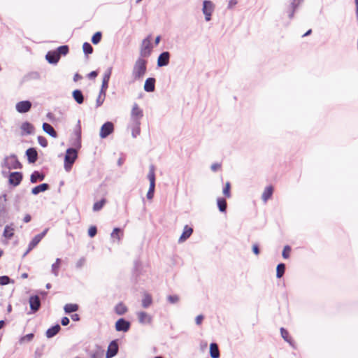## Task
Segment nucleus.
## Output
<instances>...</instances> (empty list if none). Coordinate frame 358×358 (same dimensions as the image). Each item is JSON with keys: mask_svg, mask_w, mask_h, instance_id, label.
Instances as JSON below:
<instances>
[{"mask_svg": "<svg viewBox=\"0 0 358 358\" xmlns=\"http://www.w3.org/2000/svg\"><path fill=\"white\" fill-rule=\"evenodd\" d=\"M143 116V110L137 103H134L132 106L128 124V127L131 131V134L134 138H136L141 133L140 126Z\"/></svg>", "mask_w": 358, "mask_h": 358, "instance_id": "nucleus-1", "label": "nucleus"}, {"mask_svg": "<svg viewBox=\"0 0 358 358\" xmlns=\"http://www.w3.org/2000/svg\"><path fill=\"white\" fill-rule=\"evenodd\" d=\"M147 60L139 57L136 62L132 70V78L134 80L141 79L146 73Z\"/></svg>", "mask_w": 358, "mask_h": 358, "instance_id": "nucleus-2", "label": "nucleus"}, {"mask_svg": "<svg viewBox=\"0 0 358 358\" xmlns=\"http://www.w3.org/2000/svg\"><path fill=\"white\" fill-rule=\"evenodd\" d=\"M78 157V152L76 149L69 148L67 149L64 158V169L66 171H69L76 159Z\"/></svg>", "mask_w": 358, "mask_h": 358, "instance_id": "nucleus-3", "label": "nucleus"}, {"mask_svg": "<svg viewBox=\"0 0 358 358\" xmlns=\"http://www.w3.org/2000/svg\"><path fill=\"white\" fill-rule=\"evenodd\" d=\"M151 40L152 37L150 35L143 40L140 49L141 57H148L150 55L152 50Z\"/></svg>", "mask_w": 358, "mask_h": 358, "instance_id": "nucleus-4", "label": "nucleus"}, {"mask_svg": "<svg viewBox=\"0 0 358 358\" xmlns=\"http://www.w3.org/2000/svg\"><path fill=\"white\" fill-rule=\"evenodd\" d=\"M215 5L210 1H204L203 3V13L205 15L206 21H210L211 19L212 13L214 10Z\"/></svg>", "mask_w": 358, "mask_h": 358, "instance_id": "nucleus-5", "label": "nucleus"}, {"mask_svg": "<svg viewBox=\"0 0 358 358\" xmlns=\"http://www.w3.org/2000/svg\"><path fill=\"white\" fill-rule=\"evenodd\" d=\"M22 174L20 172H12L8 177L10 185L16 187L20 184L22 180Z\"/></svg>", "mask_w": 358, "mask_h": 358, "instance_id": "nucleus-6", "label": "nucleus"}, {"mask_svg": "<svg viewBox=\"0 0 358 358\" xmlns=\"http://www.w3.org/2000/svg\"><path fill=\"white\" fill-rule=\"evenodd\" d=\"M114 130L113 124L110 122H107L102 125L100 129V136L102 138L107 137Z\"/></svg>", "mask_w": 358, "mask_h": 358, "instance_id": "nucleus-7", "label": "nucleus"}, {"mask_svg": "<svg viewBox=\"0 0 358 358\" xmlns=\"http://www.w3.org/2000/svg\"><path fill=\"white\" fill-rule=\"evenodd\" d=\"M47 231H48V229H45L42 233H41L39 234H37L36 236H35L33 238V239L31 240V241L29 244L28 249H27V250L25 254L29 253L31 250H32L39 243V242L42 240V238L46 234Z\"/></svg>", "mask_w": 358, "mask_h": 358, "instance_id": "nucleus-8", "label": "nucleus"}, {"mask_svg": "<svg viewBox=\"0 0 358 358\" xmlns=\"http://www.w3.org/2000/svg\"><path fill=\"white\" fill-rule=\"evenodd\" d=\"M118 352V345L116 341H113L110 343L107 352H106V358H112L115 356Z\"/></svg>", "mask_w": 358, "mask_h": 358, "instance_id": "nucleus-9", "label": "nucleus"}, {"mask_svg": "<svg viewBox=\"0 0 358 358\" xmlns=\"http://www.w3.org/2000/svg\"><path fill=\"white\" fill-rule=\"evenodd\" d=\"M31 107V103L29 101H22L16 104V110L20 113L28 112Z\"/></svg>", "mask_w": 358, "mask_h": 358, "instance_id": "nucleus-10", "label": "nucleus"}, {"mask_svg": "<svg viewBox=\"0 0 358 358\" xmlns=\"http://www.w3.org/2000/svg\"><path fill=\"white\" fill-rule=\"evenodd\" d=\"M130 327V323L123 318L119 319L115 323V329L118 331H127Z\"/></svg>", "mask_w": 358, "mask_h": 358, "instance_id": "nucleus-11", "label": "nucleus"}, {"mask_svg": "<svg viewBox=\"0 0 358 358\" xmlns=\"http://www.w3.org/2000/svg\"><path fill=\"white\" fill-rule=\"evenodd\" d=\"M20 129H21V134L22 136L29 135V134H31L34 132V127L31 123H29L28 122H24L22 124V125L20 127Z\"/></svg>", "mask_w": 358, "mask_h": 358, "instance_id": "nucleus-12", "label": "nucleus"}, {"mask_svg": "<svg viewBox=\"0 0 358 358\" xmlns=\"http://www.w3.org/2000/svg\"><path fill=\"white\" fill-rule=\"evenodd\" d=\"M170 54L169 52H164L159 55L157 59L159 66H166L169 62Z\"/></svg>", "mask_w": 358, "mask_h": 358, "instance_id": "nucleus-13", "label": "nucleus"}, {"mask_svg": "<svg viewBox=\"0 0 358 358\" xmlns=\"http://www.w3.org/2000/svg\"><path fill=\"white\" fill-rule=\"evenodd\" d=\"M6 164L8 169H19L21 167V164L17 161L15 157H10L6 159Z\"/></svg>", "mask_w": 358, "mask_h": 358, "instance_id": "nucleus-14", "label": "nucleus"}, {"mask_svg": "<svg viewBox=\"0 0 358 358\" xmlns=\"http://www.w3.org/2000/svg\"><path fill=\"white\" fill-rule=\"evenodd\" d=\"M138 319L141 324H150L152 322V317L148 313L141 311L137 313Z\"/></svg>", "mask_w": 358, "mask_h": 358, "instance_id": "nucleus-15", "label": "nucleus"}, {"mask_svg": "<svg viewBox=\"0 0 358 358\" xmlns=\"http://www.w3.org/2000/svg\"><path fill=\"white\" fill-rule=\"evenodd\" d=\"M45 57L50 64H57L60 59L59 53H57L56 51L48 52Z\"/></svg>", "mask_w": 358, "mask_h": 358, "instance_id": "nucleus-16", "label": "nucleus"}, {"mask_svg": "<svg viewBox=\"0 0 358 358\" xmlns=\"http://www.w3.org/2000/svg\"><path fill=\"white\" fill-rule=\"evenodd\" d=\"M30 308L32 310L37 311L41 306L40 299L38 296H32L29 298Z\"/></svg>", "mask_w": 358, "mask_h": 358, "instance_id": "nucleus-17", "label": "nucleus"}, {"mask_svg": "<svg viewBox=\"0 0 358 358\" xmlns=\"http://www.w3.org/2000/svg\"><path fill=\"white\" fill-rule=\"evenodd\" d=\"M155 89V79L153 78H148L144 84V90L146 92H152Z\"/></svg>", "mask_w": 358, "mask_h": 358, "instance_id": "nucleus-18", "label": "nucleus"}, {"mask_svg": "<svg viewBox=\"0 0 358 358\" xmlns=\"http://www.w3.org/2000/svg\"><path fill=\"white\" fill-rule=\"evenodd\" d=\"M26 155L27 156L29 162L34 163L37 160L38 153L35 148H31L27 150Z\"/></svg>", "mask_w": 358, "mask_h": 358, "instance_id": "nucleus-19", "label": "nucleus"}, {"mask_svg": "<svg viewBox=\"0 0 358 358\" xmlns=\"http://www.w3.org/2000/svg\"><path fill=\"white\" fill-rule=\"evenodd\" d=\"M193 229L188 225L185 226L183 232L179 238L180 242L187 240L192 234Z\"/></svg>", "mask_w": 358, "mask_h": 358, "instance_id": "nucleus-20", "label": "nucleus"}, {"mask_svg": "<svg viewBox=\"0 0 358 358\" xmlns=\"http://www.w3.org/2000/svg\"><path fill=\"white\" fill-rule=\"evenodd\" d=\"M273 193V187L272 185H269L265 188L264 190L262 199L264 202H266L269 199L271 198L272 194Z\"/></svg>", "mask_w": 358, "mask_h": 358, "instance_id": "nucleus-21", "label": "nucleus"}, {"mask_svg": "<svg viewBox=\"0 0 358 358\" xmlns=\"http://www.w3.org/2000/svg\"><path fill=\"white\" fill-rule=\"evenodd\" d=\"M43 131L49 134L50 136L53 138L57 137V134L54 129V128L48 123H43Z\"/></svg>", "mask_w": 358, "mask_h": 358, "instance_id": "nucleus-22", "label": "nucleus"}, {"mask_svg": "<svg viewBox=\"0 0 358 358\" xmlns=\"http://www.w3.org/2000/svg\"><path fill=\"white\" fill-rule=\"evenodd\" d=\"M111 74V69H108V72L105 73L103 78V82H102V87L101 92H103L105 94V92L106 89L108 88V84L110 79V76Z\"/></svg>", "mask_w": 358, "mask_h": 358, "instance_id": "nucleus-23", "label": "nucleus"}, {"mask_svg": "<svg viewBox=\"0 0 358 358\" xmlns=\"http://www.w3.org/2000/svg\"><path fill=\"white\" fill-rule=\"evenodd\" d=\"M60 329V326L59 324H56L47 330L46 336L48 338H52L57 334Z\"/></svg>", "mask_w": 358, "mask_h": 358, "instance_id": "nucleus-24", "label": "nucleus"}, {"mask_svg": "<svg viewBox=\"0 0 358 358\" xmlns=\"http://www.w3.org/2000/svg\"><path fill=\"white\" fill-rule=\"evenodd\" d=\"M210 355L212 358L220 357V351L216 343H211L210 345Z\"/></svg>", "mask_w": 358, "mask_h": 358, "instance_id": "nucleus-25", "label": "nucleus"}, {"mask_svg": "<svg viewBox=\"0 0 358 358\" xmlns=\"http://www.w3.org/2000/svg\"><path fill=\"white\" fill-rule=\"evenodd\" d=\"M48 188L49 185L47 183H43L34 187L31 189V193L36 195L40 192L46 191Z\"/></svg>", "mask_w": 358, "mask_h": 358, "instance_id": "nucleus-26", "label": "nucleus"}, {"mask_svg": "<svg viewBox=\"0 0 358 358\" xmlns=\"http://www.w3.org/2000/svg\"><path fill=\"white\" fill-rule=\"evenodd\" d=\"M45 176L38 171H34L32 173L30 177V181L31 183H36L37 181H41L44 179Z\"/></svg>", "mask_w": 358, "mask_h": 358, "instance_id": "nucleus-27", "label": "nucleus"}, {"mask_svg": "<svg viewBox=\"0 0 358 358\" xmlns=\"http://www.w3.org/2000/svg\"><path fill=\"white\" fill-rule=\"evenodd\" d=\"M73 97L78 103L81 104L83 103L84 97L80 90H74L73 92Z\"/></svg>", "mask_w": 358, "mask_h": 358, "instance_id": "nucleus-28", "label": "nucleus"}, {"mask_svg": "<svg viewBox=\"0 0 358 358\" xmlns=\"http://www.w3.org/2000/svg\"><path fill=\"white\" fill-rule=\"evenodd\" d=\"M280 334H281L282 337L284 338V340L285 341L289 343L291 345H292V346L294 345L293 340H292V337L289 336L288 331H287L285 329L282 327V328H280Z\"/></svg>", "mask_w": 358, "mask_h": 358, "instance_id": "nucleus-29", "label": "nucleus"}, {"mask_svg": "<svg viewBox=\"0 0 358 358\" xmlns=\"http://www.w3.org/2000/svg\"><path fill=\"white\" fill-rule=\"evenodd\" d=\"M152 303V299L150 294L145 293L142 299V306L143 308L149 307Z\"/></svg>", "mask_w": 358, "mask_h": 358, "instance_id": "nucleus-30", "label": "nucleus"}, {"mask_svg": "<svg viewBox=\"0 0 358 358\" xmlns=\"http://www.w3.org/2000/svg\"><path fill=\"white\" fill-rule=\"evenodd\" d=\"M115 311L117 315H122L127 311V308L123 303H119L115 307Z\"/></svg>", "mask_w": 358, "mask_h": 358, "instance_id": "nucleus-31", "label": "nucleus"}, {"mask_svg": "<svg viewBox=\"0 0 358 358\" xmlns=\"http://www.w3.org/2000/svg\"><path fill=\"white\" fill-rule=\"evenodd\" d=\"M79 306L76 303H67L64 306V311L66 313H71L76 312L78 310Z\"/></svg>", "mask_w": 358, "mask_h": 358, "instance_id": "nucleus-32", "label": "nucleus"}, {"mask_svg": "<svg viewBox=\"0 0 358 358\" xmlns=\"http://www.w3.org/2000/svg\"><path fill=\"white\" fill-rule=\"evenodd\" d=\"M217 206L221 212H225L227 209V201L223 198H218L217 200Z\"/></svg>", "mask_w": 358, "mask_h": 358, "instance_id": "nucleus-33", "label": "nucleus"}, {"mask_svg": "<svg viewBox=\"0 0 358 358\" xmlns=\"http://www.w3.org/2000/svg\"><path fill=\"white\" fill-rule=\"evenodd\" d=\"M285 271V265L282 263L279 264L276 268V276L280 278L283 276Z\"/></svg>", "mask_w": 358, "mask_h": 358, "instance_id": "nucleus-34", "label": "nucleus"}, {"mask_svg": "<svg viewBox=\"0 0 358 358\" xmlns=\"http://www.w3.org/2000/svg\"><path fill=\"white\" fill-rule=\"evenodd\" d=\"M14 235V229L10 226H6L3 231V236L10 239Z\"/></svg>", "mask_w": 358, "mask_h": 358, "instance_id": "nucleus-35", "label": "nucleus"}, {"mask_svg": "<svg viewBox=\"0 0 358 358\" xmlns=\"http://www.w3.org/2000/svg\"><path fill=\"white\" fill-rule=\"evenodd\" d=\"M106 202V200L105 199H102L99 201L94 203V204L93 206V210L94 211L100 210L103 207Z\"/></svg>", "mask_w": 358, "mask_h": 358, "instance_id": "nucleus-36", "label": "nucleus"}, {"mask_svg": "<svg viewBox=\"0 0 358 358\" xmlns=\"http://www.w3.org/2000/svg\"><path fill=\"white\" fill-rule=\"evenodd\" d=\"M148 178L150 181V183L155 182V167L153 166L150 167Z\"/></svg>", "mask_w": 358, "mask_h": 358, "instance_id": "nucleus-37", "label": "nucleus"}, {"mask_svg": "<svg viewBox=\"0 0 358 358\" xmlns=\"http://www.w3.org/2000/svg\"><path fill=\"white\" fill-rule=\"evenodd\" d=\"M83 50L86 55L92 54L93 52L92 46L87 42L83 43Z\"/></svg>", "mask_w": 358, "mask_h": 358, "instance_id": "nucleus-38", "label": "nucleus"}, {"mask_svg": "<svg viewBox=\"0 0 358 358\" xmlns=\"http://www.w3.org/2000/svg\"><path fill=\"white\" fill-rule=\"evenodd\" d=\"M231 184L229 182L225 183V186L223 189V194L227 198L231 197Z\"/></svg>", "mask_w": 358, "mask_h": 358, "instance_id": "nucleus-39", "label": "nucleus"}, {"mask_svg": "<svg viewBox=\"0 0 358 358\" xmlns=\"http://www.w3.org/2000/svg\"><path fill=\"white\" fill-rule=\"evenodd\" d=\"M102 34L100 31L96 32L92 37V42L94 44H98L101 40Z\"/></svg>", "mask_w": 358, "mask_h": 358, "instance_id": "nucleus-40", "label": "nucleus"}, {"mask_svg": "<svg viewBox=\"0 0 358 358\" xmlns=\"http://www.w3.org/2000/svg\"><path fill=\"white\" fill-rule=\"evenodd\" d=\"M121 230L119 228H115L111 233V237L115 238L117 241H120L121 238Z\"/></svg>", "mask_w": 358, "mask_h": 358, "instance_id": "nucleus-41", "label": "nucleus"}, {"mask_svg": "<svg viewBox=\"0 0 358 358\" xmlns=\"http://www.w3.org/2000/svg\"><path fill=\"white\" fill-rule=\"evenodd\" d=\"M60 264H61V260H60V259L57 258L56 259L55 262L52 264V272L55 273V275H57L58 270L60 266Z\"/></svg>", "mask_w": 358, "mask_h": 358, "instance_id": "nucleus-42", "label": "nucleus"}, {"mask_svg": "<svg viewBox=\"0 0 358 358\" xmlns=\"http://www.w3.org/2000/svg\"><path fill=\"white\" fill-rule=\"evenodd\" d=\"M291 250H292V249L289 245H286L284 247L282 253V255L284 259H288L289 257Z\"/></svg>", "mask_w": 358, "mask_h": 358, "instance_id": "nucleus-43", "label": "nucleus"}, {"mask_svg": "<svg viewBox=\"0 0 358 358\" xmlns=\"http://www.w3.org/2000/svg\"><path fill=\"white\" fill-rule=\"evenodd\" d=\"M56 52L59 53V56L61 55H66L69 52V47L67 45H62L58 48L57 51Z\"/></svg>", "mask_w": 358, "mask_h": 358, "instance_id": "nucleus-44", "label": "nucleus"}, {"mask_svg": "<svg viewBox=\"0 0 358 358\" xmlns=\"http://www.w3.org/2000/svg\"><path fill=\"white\" fill-rule=\"evenodd\" d=\"M38 143L43 148L47 147L48 145V141L47 139L43 136H38Z\"/></svg>", "mask_w": 358, "mask_h": 358, "instance_id": "nucleus-45", "label": "nucleus"}, {"mask_svg": "<svg viewBox=\"0 0 358 358\" xmlns=\"http://www.w3.org/2000/svg\"><path fill=\"white\" fill-rule=\"evenodd\" d=\"M9 282H10L9 277H8L6 275L0 277V285H6L9 284Z\"/></svg>", "mask_w": 358, "mask_h": 358, "instance_id": "nucleus-46", "label": "nucleus"}, {"mask_svg": "<svg viewBox=\"0 0 358 358\" xmlns=\"http://www.w3.org/2000/svg\"><path fill=\"white\" fill-rule=\"evenodd\" d=\"M33 338H34V334H27L24 336L22 337L20 339V342L21 343L29 342V341H31L33 339Z\"/></svg>", "mask_w": 358, "mask_h": 358, "instance_id": "nucleus-47", "label": "nucleus"}, {"mask_svg": "<svg viewBox=\"0 0 358 358\" xmlns=\"http://www.w3.org/2000/svg\"><path fill=\"white\" fill-rule=\"evenodd\" d=\"M97 233V229L95 226H92L88 229V234L90 237H94Z\"/></svg>", "mask_w": 358, "mask_h": 358, "instance_id": "nucleus-48", "label": "nucleus"}, {"mask_svg": "<svg viewBox=\"0 0 358 358\" xmlns=\"http://www.w3.org/2000/svg\"><path fill=\"white\" fill-rule=\"evenodd\" d=\"M168 299L171 303H174L179 301V297L177 295H171L168 297Z\"/></svg>", "mask_w": 358, "mask_h": 358, "instance_id": "nucleus-49", "label": "nucleus"}, {"mask_svg": "<svg viewBox=\"0 0 358 358\" xmlns=\"http://www.w3.org/2000/svg\"><path fill=\"white\" fill-rule=\"evenodd\" d=\"M301 0H293L291 3V7L293 10H294L301 3Z\"/></svg>", "mask_w": 358, "mask_h": 358, "instance_id": "nucleus-50", "label": "nucleus"}, {"mask_svg": "<svg viewBox=\"0 0 358 358\" xmlns=\"http://www.w3.org/2000/svg\"><path fill=\"white\" fill-rule=\"evenodd\" d=\"M203 320V315H198L195 319L196 324L198 325H200L202 323Z\"/></svg>", "mask_w": 358, "mask_h": 358, "instance_id": "nucleus-51", "label": "nucleus"}, {"mask_svg": "<svg viewBox=\"0 0 358 358\" xmlns=\"http://www.w3.org/2000/svg\"><path fill=\"white\" fill-rule=\"evenodd\" d=\"M220 168H221V164H217V163L213 164L211 166V169H212L213 171H217Z\"/></svg>", "mask_w": 358, "mask_h": 358, "instance_id": "nucleus-52", "label": "nucleus"}, {"mask_svg": "<svg viewBox=\"0 0 358 358\" xmlns=\"http://www.w3.org/2000/svg\"><path fill=\"white\" fill-rule=\"evenodd\" d=\"M252 251L256 255H258L259 254V249L257 244H254L252 245Z\"/></svg>", "mask_w": 358, "mask_h": 358, "instance_id": "nucleus-53", "label": "nucleus"}, {"mask_svg": "<svg viewBox=\"0 0 358 358\" xmlns=\"http://www.w3.org/2000/svg\"><path fill=\"white\" fill-rule=\"evenodd\" d=\"M61 323L63 326H66L69 324V319L67 317H64L61 320Z\"/></svg>", "mask_w": 358, "mask_h": 358, "instance_id": "nucleus-54", "label": "nucleus"}, {"mask_svg": "<svg viewBox=\"0 0 358 358\" xmlns=\"http://www.w3.org/2000/svg\"><path fill=\"white\" fill-rule=\"evenodd\" d=\"M71 319L73 320V321H79L80 320V316L78 314H73L71 315Z\"/></svg>", "mask_w": 358, "mask_h": 358, "instance_id": "nucleus-55", "label": "nucleus"}, {"mask_svg": "<svg viewBox=\"0 0 358 358\" xmlns=\"http://www.w3.org/2000/svg\"><path fill=\"white\" fill-rule=\"evenodd\" d=\"M98 73L96 71H92L91 73H90L89 74V78H94L97 76Z\"/></svg>", "mask_w": 358, "mask_h": 358, "instance_id": "nucleus-56", "label": "nucleus"}, {"mask_svg": "<svg viewBox=\"0 0 358 358\" xmlns=\"http://www.w3.org/2000/svg\"><path fill=\"white\" fill-rule=\"evenodd\" d=\"M153 196H154V192L148 190V192L147 193V198L148 199H152L153 198Z\"/></svg>", "mask_w": 358, "mask_h": 358, "instance_id": "nucleus-57", "label": "nucleus"}, {"mask_svg": "<svg viewBox=\"0 0 358 358\" xmlns=\"http://www.w3.org/2000/svg\"><path fill=\"white\" fill-rule=\"evenodd\" d=\"M155 182L150 183L149 191H152L155 192Z\"/></svg>", "mask_w": 358, "mask_h": 358, "instance_id": "nucleus-58", "label": "nucleus"}, {"mask_svg": "<svg viewBox=\"0 0 358 358\" xmlns=\"http://www.w3.org/2000/svg\"><path fill=\"white\" fill-rule=\"evenodd\" d=\"M31 220V216L29 215H26L24 217V222H29Z\"/></svg>", "mask_w": 358, "mask_h": 358, "instance_id": "nucleus-59", "label": "nucleus"}, {"mask_svg": "<svg viewBox=\"0 0 358 358\" xmlns=\"http://www.w3.org/2000/svg\"><path fill=\"white\" fill-rule=\"evenodd\" d=\"M236 4V1H229V6L230 8H232L233 6H234Z\"/></svg>", "mask_w": 358, "mask_h": 358, "instance_id": "nucleus-60", "label": "nucleus"}, {"mask_svg": "<svg viewBox=\"0 0 358 358\" xmlns=\"http://www.w3.org/2000/svg\"><path fill=\"white\" fill-rule=\"evenodd\" d=\"M159 41H160V36H158L156 37L155 43L156 45H157L159 43Z\"/></svg>", "mask_w": 358, "mask_h": 358, "instance_id": "nucleus-61", "label": "nucleus"}, {"mask_svg": "<svg viewBox=\"0 0 358 358\" xmlns=\"http://www.w3.org/2000/svg\"><path fill=\"white\" fill-rule=\"evenodd\" d=\"M312 32V30L311 29H309L307 32H306L304 34H303V36H308L311 34Z\"/></svg>", "mask_w": 358, "mask_h": 358, "instance_id": "nucleus-62", "label": "nucleus"}, {"mask_svg": "<svg viewBox=\"0 0 358 358\" xmlns=\"http://www.w3.org/2000/svg\"><path fill=\"white\" fill-rule=\"evenodd\" d=\"M4 325V322L3 320H1L0 321V329L3 327Z\"/></svg>", "mask_w": 358, "mask_h": 358, "instance_id": "nucleus-63", "label": "nucleus"}, {"mask_svg": "<svg viewBox=\"0 0 358 358\" xmlns=\"http://www.w3.org/2000/svg\"><path fill=\"white\" fill-rule=\"evenodd\" d=\"M27 276H28L27 273H23V274L22 275V278H27Z\"/></svg>", "mask_w": 358, "mask_h": 358, "instance_id": "nucleus-64", "label": "nucleus"}]
</instances>
